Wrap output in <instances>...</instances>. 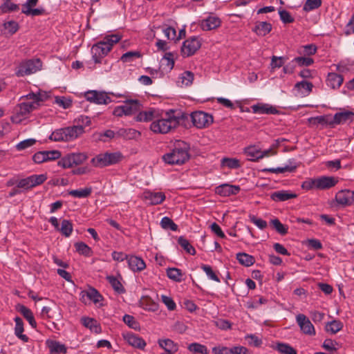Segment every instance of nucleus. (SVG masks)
I'll list each match as a JSON object with an SVG mask.
<instances>
[{
    "instance_id": "obj_20",
    "label": "nucleus",
    "mask_w": 354,
    "mask_h": 354,
    "mask_svg": "<svg viewBox=\"0 0 354 354\" xmlns=\"http://www.w3.org/2000/svg\"><path fill=\"white\" fill-rule=\"evenodd\" d=\"M67 141H72L84 133L82 125H74L64 128Z\"/></svg>"
},
{
    "instance_id": "obj_3",
    "label": "nucleus",
    "mask_w": 354,
    "mask_h": 354,
    "mask_svg": "<svg viewBox=\"0 0 354 354\" xmlns=\"http://www.w3.org/2000/svg\"><path fill=\"white\" fill-rule=\"evenodd\" d=\"M121 39V36L117 34L107 35L102 40L93 44L91 48L92 58L95 64L102 62L103 57L111 50L113 45Z\"/></svg>"
},
{
    "instance_id": "obj_5",
    "label": "nucleus",
    "mask_w": 354,
    "mask_h": 354,
    "mask_svg": "<svg viewBox=\"0 0 354 354\" xmlns=\"http://www.w3.org/2000/svg\"><path fill=\"white\" fill-rule=\"evenodd\" d=\"M122 155L120 152L100 153L93 158L91 163L97 167H104L115 165L121 161Z\"/></svg>"
},
{
    "instance_id": "obj_41",
    "label": "nucleus",
    "mask_w": 354,
    "mask_h": 354,
    "mask_svg": "<svg viewBox=\"0 0 354 354\" xmlns=\"http://www.w3.org/2000/svg\"><path fill=\"white\" fill-rule=\"evenodd\" d=\"M73 229V223L68 220L64 219L62 221L61 227H59L57 230L59 231L62 235L68 237L71 234Z\"/></svg>"
},
{
    "instance_id": "obj_13",
    "label": "nucleus",
    "mask_w": 354,
    "mask_h": 354,
    "mask_svg": "<svg viewBox=\"0 0 354 354\" xmlns=\"http://www.w3.org/2000/svg\"><path fill=\"white\" fill-rule=\"evenodd\" d=\"M123 337L129 345L134 348L143 350L146 346V342L142 337L133 333H124Z\"/></svg>"
},
{
    "instance_id": "obj_18",
    "label": "nucleus",
    "mask_w": 354,
    "mask_h": 354,
    "mask_svg": "<svg viewBox=\"0 0 354 354\" xmlns=\"http://www.w3.org/2000/svg\"><path fill=\"white\" fill-rule=\"evenodd\" d=\"M221 25V20L215 16H209L201 21V28L203 30H211Z\"/></svg>"
},
{
    "instance_id": "obj_43",
    "label": "nucleus",
    "mask_w": 354,
    "mask_h": 354,
    "mask_svg": "<svg viewBox=\"0 0 354 354\" xmlns=\"http://www.w3.org/2000/svg\"><path fill=\"white\" fill-rule=\"evenodd\" d=\"M178 243L189 254H196L195 248L189 243L187 239L183 236H180L178 239Z\"/></svg>"
},
{
    "instance_id": "obj_52",
    "label": "nucleus",
    "mask_w": 354,
    "mask_h": 354,
    "mask_svg": "<svg viewBox=\"0 0 354 354\" xmlns=\"http://www.w3.org/2000/svg\"><path fill=\"white\" fill-rule=\"evenodd\" d=\"M122 319L123 322L131 328L134 330H138L140 328V324L133 316L130 315H124Z\"/></svg>"
},
{
    "instance_id": "obj_47",
    "label": "nucleus",
    "mask_w": 354,
    "mask_h": 354,
    "mask_svg": "<svg viewBox=\"0 0 354 354\" xmlns=\"http://www.w3.org/2000/svg\"><path fill=\"white\" fill-rule=\"evenodd\" d=\"M276 348L281 354H297V351L288 344L278 343Z\"/></svg>"
},
{
    "instance_id": "obj_58",
    "label": "nucleus",
    "mask_w": 354,
    "mask_h": 354,
    "mask_svg": "<svg viewBox=\"0 0 354 354\" xmlns=\"http://www.w3.org/2000/svg\"><path fill=\"white\" fill-rule=\"evenodd\" d=\"M36 142V140L34 138L26 139L18 143L16 146V148L18 151H22L28 147H30L35 145Z\"/></svg>"
},
{
    "instance_id": "obj_35",
    "label": "nucleus",
    "mask_w": 354,
    "mask_h": 354,
    "mask_svg": "<svg viewBox=\"0 0 354 354\" xmlns=\"http://www.w3.org/2000/svg\"><path fill=\"white\" fill-rule=\"evenodd\" d=\"M158 344L162 349L169 353H174L178 351V345L169 339H160Z\"/></svg>"
},
{
    "instance_id": "obj_25",
    "label": "nucleus",
    "mask_w": 354,
    "mask_h": 354,
    "mask_svg": "<svg viewBox=\"0 0 354 354\" xmlns=\"http://www.w3.org/2000/svg\"><path fill=\"white\" fill-rule=\"evenodd\" d=\"M290 165H287L284 167H280L277 168H265L262 169V172H270V173H275V174H279V173H284L286 171L288 172H293L295 171L297 168V165L294 163L292 164L291 160H289Z\"/></svg>"
},
{
    "instance_id": "obj_57",
    "label": "nucleus",
    "mask_w": 354,
    "mask_h": 354,
    "mask_svg": "<svg viewBox=\"0 0 354 354\" xmlns=\"http://www.w3.org/2000/svg\"><path fill=\"white\" fill-rule=\"evenodd\" d=\"M245 153L247 156H250L254 159H260L263 158V155H259L260 150L257 149L254 147L250 146L245 149Z\"/></svg>"
},
{
    "instance_id": "obj_50",
    "label": "nucleus",
    "mask_w": 354,
    "mask_h": 354,
    "mask_svg": "<svg viewBox=\"0 0 354 354\" xmlns=\"http://www.w3.org/2000/svg\"><path fill=\"white\" fill-rule=\"evenodd\" d=\"M141 56L139 51H128L122 55L120 60L123 62H131L134 59L140 58Z\"/></svg>"
},
{
    "instance_id": "obj_17",
    "label": "nucleus",
    "mask_w": 354,
    "mask_h": 354,
    "mask_svg": "<svg viewBox=\"0 0 354 354\" xmlns=\"http://www.w3.org/2000/svg\"><path fill=\"white\" fill-rule=\"evenodd\" d=\"M338 183V180L333 176H323L317 178V189H328L334 187Z\"/></svg>"
},
{
    "instance_id": "obj_36",
    "label": "nucleus",
    "mask_w": 354,
    "mask_h": 354,
    "mask_svg": "<svg viewBox=\"0 0 354 354\" xmlns=\"http://www.w3.org/2000/svg\"><path fill=\"white\" fill-rule=\"evenodd\" d=\"M353 115L354 113L351 111L339 112L335 114L333 122L337 124L344 123L348 120H351Z\"/></svg>"
},
{
    "instance_id": "obj_45",
    "label": "nucleus",
    "mask_w": 354,
    "mask_h": 354,
    "mask_svg": "<svg viewBox=\"0 0 354 354\" xmlns=\"http://www.w3.org/2000/svg\"><path fill=\"white\" fill-rule=\"evenodd\" d=\"M160 225L164 230H171L172 231H177L178 229V225L167 216H165L161 219Z\"/></svg>"
},
{
    "instance_id": "obj_27",
    "label": "nucleus",
    "mask_w": 354,
    "mask_h": 354,
    "mask_svg": "<svg viewBox=\"0 0 354 354\" xmlns=\"http://www.w3.org/2000/svg\"><path fill=\"white\" fill-rule=\"evenodd\" d=\"M272 30V25L266 21L258 22L253 28V31L259 36H265Z\"/></svg>"
},
{
    "instance_id": "obj_10",
    "label": "nucleus",
    "mask_w": 354,
    "mask_h": 354,
    "mask_svg": "<svg viewBox=\"0 0 354 354\" xmlns=\"http://www.w3.org/2000/svg\"><path fill=\"white\" fill-rule=\"evenodd\" d=\"M199 48V40L196 37H192L183 42L181 48V52L184 56H191L194 55Z\"/></svg>"
},
{
    "instance_id": "obj_40",
    "label": "nucleus",
    "mask_w": 354,
    "mask_h": 354,
    "mask_svg": "<svg viewBox=\"0 0 354 354\" xmlns=\"http://www.w3.org/2000/svg\"><path fill=\"white\" fill-rule=\"evenodd\" d=\"M92 192L91 187H86L82 189H73L68 192V194L78 198H87Z\"/></svg>"
},
{
    "instance_id": "obj_55",
    "label": "nucleus",
    "mask_w": 354,
    "mask_h": 354,
    "mask_svg": "<svg viewBox=\"0 0 354 354\" xmlns=\"http://www.w3.org/2000/svg\"><path fill=\"white\" fill-rule=\"evenodd\" d=\"M338 345V343L336 341L332 340L331 339H326L324 340L322 347L333 353L337 350L336 346Z\"/></svg>"
},
{
    "instance_id": "obj_51",
    "label": "nucleus",
    "mask_w": 354,
    "mask_h": 354,
    "mask_svg": "<svg viewBox=\"0 0 354 354\" xmlns=\"http://www.w3.org/2000/svg\"><path fill=\"white\" fill-rule=\"evenodd\" d=\"M201 268L203 269V270L205 272L208 279L216 282L221 281L220 279L210 266L203 264L201 265Z\"/></svg>"
},
{
    "instance_id": "obj_19",
    "label": "nucleus",
    "mask_w": 354,
    "mask_h": 354,
    "mask_svg": "<svg viewBox=\"0 0 354 354\" xmlns=\"http://www.w3.org/2000/svg\"><path fill=\"white\" fill-rule=\"evenodd\" d=\"M121 106L124 108V115H131L140 110L141 104L138 100H127Z\"/></svg>"
},
{
    "instance_id": "obj_37",
    "label": "nucleus",
    "mask_w": 354,
    "mask_h": 354,
    "mask_svg": "<svg viewBox=\"0 0 354 354\" xmlns=\"http://www.w3.org/2000/svg\"><path fill=\"white\" fill-rule=\"evenodd\" d=\"M12 0H3V3L0 6V12L3 14L9 13L19 10V6L14 3Z\"/></svg>"
},
{
    "instance_id": "obj_4",
    "label": "nucleus",
    "mask_w": 354,
    "mask_h": 354,
    "mask_svg": "<svg viewBox=\"0 0 354 354\" xmlns=\"http://www.w3.org/2000/svg\"><path fill=\"white\" fill-rule=\"evenodd\" d=\"M189 158L185 143L177 141L174 147L162 156L163 161L168 165H183Z\"/></svg>"
},
{
    "instance_id": "obj_21",
    "label": "nucleus",
    "mask_w": 354,
    "mask_h": 354,
    "mask_svg": "<svg viewBox=\"0 0 354 354\" xmlns=\"http://www.w3.org/2000/svg\"><path fill=\"white\" fill-rule=\"evenodd\" d=\"M297 197L296 194L287 190H280L271 194L270 198L274 201H286Z\"/></svg>"
},
{
    "instance_id": "obj_23",
    "label": "nucleus",
    "mask_w": 354,
    "mask_h": 354,
    "mask_svg": "<svg viewBox=\"0 0 354 354\" xmlns=\"http://www.w3.org/2000/svg\"><path fill=\"white\" fill-rule=\"evenodd\" d=\"M15 335L22 340L24 342H28L29 340V338L27 335H24L23 332L24 330V322L21 317H16L15 318Z\"/></svg>"
},
{
    "instance_id": "obj_34",
    "label": "nucleus",
    "mask_w": 354,
    "mask_h": 354,
    "mask_svg": "<svg viewBox=\"0 0 354 354\" xmlns=\"http://www.w3.org/2000/svg\"><path fill=\"white\" fill-rule=\"evenodd\" d=\"M83 297H86L95 304L100 302L102 299L101 294L94 288L89 287L88 290L82 292Z\"/></svg>"
},
{
    "instance_id": "obj_61",
    "label": "nucleus",
    "mask_w": 354,
    "mask_h": 354,
    "mask_svg": "<svg viewBox=\"0 0 354 354\" xmlns=\"http://www.w3.org/2000/svg\"><path fill=\"white\" fill-rule=\"evenodd\" d=\"M292 62H296L300 66H308L314 63L312 58L305 57H297L292 60Z\"/></svg>"
},
{
    "instance_id": "obj_48",
    "label": "nucleus",
    "mask_w": 354,
    "mask_h": 354,
    "mask_svg": "<svg viewBox=\"0 0 354 354\" xmlns=\"http://www.w3.org/2000/svg\"><path fill=\"white\" fill-rule=\"evenodd\" d=\"M201 128H207L209 127L214 122L212 115L201 111Z\"/></svg>"
},
{
    "instance_id": "obj_39",
    "label": "nucleus",
    "mask_w": 354,
    "mask_h": 354,
    "mask_svg": "<svg viewBox=\"0 0 354 354\" xmlns=\"http://www.w3.org/2000/svg\"><path fill=\"white\" fill-rule=\"evenodd\" d=\"M343 328V324L339 320H333L329 322L326 325V330L327 332H330L332 334H335L339 330H341Z\"/></svg>"
},
{
    "instance_id": "obj_64",
    "label": "nucleus",
    "mask_w": 354,
    "mask_h": 354,
    "mask_svg": "<svg viewBox=\"0 0 354 354\" xmlns=\"http://www.w3.org/2000/svg\"><path fill=\"white\" fill-rule=\"evenodd\" d=\"M280 19L284 24H290L294 21V18L290 15V12L286 10H279Z\"/></svg>"
},
{
    "instance_id": "obj_54",
    "label": "nucleus",
    "mask_w": 354,
    "mask_h": 354,
    "mask_svg": "<svg viewBox=\"0 0 354 354\" xmlns=\"http://www.w3.org/2000/svg\"><path fill=\"white\" fill-rule=\"evenodd\" d=\"M322 5V0H307L304 6V10L306 12L319 8Z\"/></svg>"
},
{
    "instance_id": "obj_30",
    "label": "nucleus",
    "mask_w": 354,
    "mask_h": 354,
    "mask_svg": "<svg viewBox=\"0 0 354 354\" xmlns=\"http://www.w3.org/2000/svg\"><path fill=\"white\" fill-rule=\"evenodd\" d=\"M48 348L50 349V354H65L67 351V348L64 344H61L57 341H48L47 342Z\"/></svg>"
},
{
    "instance_id": "obj_26",
    "label": "nucleus",
    "mask_w": 354,
    "mask_h": 354,
    "mask_svg": "<svg viewBox=\"0 0 354 354\" xmlns=\"http://www.w3.org/2000/svg\"><path fill=\"white\" fill-rule=\"evenodd\" d=\"M344 81L342 75L335 73H330L328 75L327 84L332 88H339Z\"/></svg>"
},
{
    "instance_id": "obj_24",
    "label": "nucleus",
    "mask_w": 354,
    "mask_h": 354,
    "mask_svg": "<svg viewBox=\"0 0 354 354\" xmlns=\"http://www.w3.org/2000/svg\"><path fill=\"white\" fill-rule=\"evenodd\" d=\"M140 135V133L134 129L121 128L116 132V136L126 140L135 139Z\"/></svg>"
},
{
    "instance_id": "obj_46",
    "label": "nucleus",
    "mask_w": 354,
    "mask_h": 354,
    "mask_svg": "<svg viewBox=\"0 0 354 354\" xmlns=\"http://www.w3.org/2000/svg\"><path fill=\"white\" fill-rule=\"evenodd\" d=\"M273 228L281 235H286L288 233V227L282 224L278 218H274L270 221Z\"/></svg>"
},
{
    "instance_id": "obj_31",
    "label": "nucleus",
    "mask_w": 354,
    "mask_h": 354,
    "mask_svg": "<svg viewBox=\"0 0 354 354\" xmlns=\"http://www.w3.org/2000/svg\"><path fill=\"white\" fill-rule=\"evenodd\" d=\"M81 322L85 327L90 328L96 333L101 332V327L100 324L93 318L83 317L81 319Z\"/></svg>"
},
{
    "instance_id": "obj_53",
    "label": "nucleus",
    "mask_w": 354,
    "mask_h": 354,
    "mask_svg": "<svg viewBox=\"0 0 354 354\" xmlns=\"http://www.w3.org/2000/svg\"><path fill=\"white\" fill-rule=\"evenodd\" d=\"M21 12L26 16H31V17H36V16H40L45 14V9L43 8H27L26 10H21Z\"/></svg>"
},
{
    "instance_id": "obj_9",
    "label": "nucleus",
    "mask_w": 354,
    "mask_h": 354,
    "mask_svg": "<svg viewBox=\"0 0 354 354\" xmlns=\"http://www.w3.org/2000/svg\"><path fill=\"white\" fill-rule=\"evenodd\" d=\"M297 322L301 330L309 335H315V330L310 319L304 314H299L296 317Z\"/></svg>"
},
{
    "instance_id": "obj_11",
    "label": "nucleus",
    "mask_w": 354,
    "mask_h": 354,
    "mask_svg": "<svg viewBox=\"0 0 354 354\" xmlns=\"http://www.w3.org/2000/svg\"><path fill=\"white\" fill-rule=\"evenodd\" d=\"M241 190L239 185H233L227 183L220 185L215 188V193L221 196H230L236 195Z\"/></svg>"
},
{
    "instance_id": "obj_38",
    "label": "nucleus",
    "mask_w": 354,
    "mask_h": 354,
    "mask_svg": "<svg viewBox=\"0 0 354 354\" xmlns=\"http://www.w3.org/2000/svg\"><path fill=\"white\" fill-rule=\"evenodd\" d=\"M31 188H34L38 185L43 184L48 178L46 174H33L28 176Z\"/></svg>"
},
{
    "instance_id": "obj_44",
    "label": "nucleus",
    "mask_w": 354,
    "mask_h": 354,
    "mask_svg": "<svg viewBox=\"0 0 354 354\" xmlns=\"http://www.w3.org/2000/svg\"><path fill=\"white\" fill-rule=\"evenodd\" d=\"M167 275L175 281H180L182 280L183 273L181 270L176 268H169L167 270Z\"/></svg>"
},
{
    "instance_id": "obj_8",
    "label": "nucleus",
    "mask_w": 354,
    "mask_h": 354,
    "mask_svg": "<svg viewBox=\"0 0 354 354\" xmlns=\"http://www.w3.org/2000/svg\"><path fill=\"white\" fill-rule=\"evenodd\" d=\"M86 99L97 104H108L111 102V98L104 92L88 91L85 93Z\"/></svg>"
},
{
    "instance_id": "obj_14",
    "label": "nucleus",
    "mask_w": 354,
    "mask_h": 354,
    "mask_svg": "<svg viewBox=\"0 0 354 354\" xmlns=\"http://www.w3.org/2000/svg\"><path fill=\"white\" fill-rule=\"evenodd\" d=\"M160 111L158 109L150 108L147 111H140L136 117V120L138 122H149L156 120L160 117Z\"/></svg>"
},
{
    "instance_id": "obj_32",
    "label": "nucleus",
    "mask_w": 354,
    "mask_h": 354,
    "mask_svg": "<svg viewBox=\"0 0 354 354\" xmlns=\"http://www.w3.org/2000/svg\"><path fill=\"white\" fill-rule=\"evenodd\" d=\"M236 259L239 263L246 267L252 266L255 262V259L253 256L245 252L238 253L236 254Z\"/></svg>"
},
{
    "instance_id": "obj_59",
    "label": "nucleus",
    "mask_w": 354,
    "mask_h": 354,
    "mask_svg": "<svg viewBox=\"0 0 354 354\" xmlns=\"http://www.w3.org/2000/svg\"><path fill=\"white\" fill-rule=\"evenodd\" d=\"M3 27L10 35L15 34L19 30V24L15 21H9L3 24Z\"/></svg>"
},
{
    "instance_id": "obj_12",
    "label": "nucleus",
    "mask_w": 354,
    "mask_h": 354,
    "mask_svg": "<svg viewBox=\"0 0 354 354\" xmlns=\"http://www.w3.org/2000/svg\"><path fill=\"white\" fill-rule=\"evenodd\" d=\"M335 201L338 204L349 206L354 204V191L344 189L338 192L335 196Z\"/></svg>"
},
{
    "instance_id": "obj_60",
    "label": "nucleus",
    "mask_w": 354,
    "mask_h": 354,
    "mask_svg": "<svg viewBox=\"0 0 354 354\" xmlns=\"http://www.w3.org/2000/svg\"><path fill=\"white\" fill-rule=\"evenodd\" d=\"M313 85L311 82H306V81H301L299 82H297L295 84V88L298 90L304 89L305 90V93L308 94L311 92L313 89Z\"/></svg>"
},
{
    "instance_id": "obj_7",
    "label": "nucleus",
    "mask_w": 354,
    "mask_h": 354,
    "mask_svg": "<svg viewBox=\"0 0 354 354\" xmlns=\"http://www.w3.org/2000/svg\"><path fill=\"white\" fill-rule=\"evenodd\" d=\"M42 62L40 59H28L22 62L16 72L18 77H23L35 73L41 70Z\"/></svg>"
},
{
    "instance_id": "obj_33",
    "label": "nucleus",
    "mask_w": 354,
    "mask_h": 354,
    "mask_svg": "<svg viewBox=\"0 0 354 354\" xmlns=\"http://www.w3.org/2000/svg\"><path fill=\"white\" fill-rule=\"evenodd\" d=\"M106 279L109 281V283L111 284L113 289L118 294H123L126 292L125 288H124L123 285L120 282V280H118L114 276H107Z\"/></svg>"
},
{
    "instance_id": "obj_15",
    "label": "nucleus",
    "mask_w": 354,
    "mask_h": 354,
    "mask_svg": "<svg viewBox=\"0 0 354 354\" xmlns=\"http://www.w3.org/2000/svg\"><path fill=\"white\" fill-rule=\"evenodd\" d=\"M252 112L257 114H279V111L275 106L268 104L258 103L251 106Z\"/></svg>"
},
{
    "instance_id": "obj_49",
    "label": "nucleus",
    "mask_w": 354,
    "mask_h": 354,
    "mask_svg": "<svg viewBox=\"0 0 354 354\" xmlns=\"http://www.w3.org/2000/svg\"><path fill=\"white\" fill-rule=\"evenodd\" d=\"M76 251L80 254L89 257L91 254V249L84 242H77L75 243Z\"/></svg>"
},
{
    "instance_id": "obj_2",
    "label": "nucleus",
    "mask_w": 354,
    "mask_h": 354,
    "mask_svg": "<svg viewBox=\"0 0 354 354\" xmlns=\"http://www.w3.org/2000/svg\"><path fill=\"white\" fill-rule=\"evenodd\" d=\"M21 99H24L26 101L19 104L15 108L16 115L12 117V120L15 122L21 120V119L17 120L18 116L26 117L30 113L37 109L41 103L44 101V95L40 93H35L32 92L22 96Z\"/></svg>"
},
{
    "instance_id": "obj_6",
    "label": "nucleus",
    "mask_w": 354,
    "mask_h": 354,
    "mask_svg": "<svg viewBox=\"0 0 354 354\" xmlns=\"http://www.w3.org/2000/svg\"><path fill=\"white\" fill-rule=\"evenodd\" d=\"M87 158V155L84 153H71L59 160L57 165L64 169L71 168L82 164Z\"/></svg>"
},
{
    "instance_id": "obj_62",
    "label": "nucleus",
    "mask_w": 354,
    "mask_h": 354,
    "mask_svg": "<svg viewBox=\"0 0 354 354\" xmlns=\"http://www.w3.org/2000/svg\"><path fill=\"white\" fill-rule=\"evenodd\" d=\"M55 102L64 109H68L72 106V100L65 97H56Z\"/></svg>"
},
{
    "instance_id": "obj_29",
    "label": "nucleus",
    "mask_w": 354,
    "mask_h": 354,
    "mask_svg": "<svg viewBox=\"0 0 354 354\" xmlns=\"http://www.w3.org/2000/svg\"><path fill=\"white\" fill-rule=\"evenodd\" d=\"M145 198L150 201L151 205L161 204L165 199V195L162 192H147Z\"/></svg>"
},
{
    "instance_id": "obj_63",
    "label": "nucleus",
    "mask_w": 354,
    "mask_h": 354,
    "mask_svg": "<svg viewBox=\"0 0 354 354\" xmlns=\"http://www.w3.org/2000/svg\"><path fill=\"white\" fill-rule=\"evenodd\" d=\"M45 153L46 154V158L47 161H51L57 159L60 160L62 158V153L59 150L45 151Z\"/></svg>"
},
{
    "instance_id": "obj_1",
    "label": "nucleus",
    "mask_w": 354,
    "mask_h": 354,
    "mask_svg": "<svg viewBox=\"0 0 354 354\" xmlns=\"http://www.w3.org/2000/svg\"><path fill=\"white\" fill-rule=\"evenodd\" d=\"M183 118V113H178L176 115L174 110H169L165 113H160V117L151 124L150 129L156 133H167L177 127Z\"/></svg>"
},
{
    "instance_id": "obj_28",
    "label": "nucleus",
    "mask_w": 354,
    "mask_h": 354,
    "mask_svg": "<svg viewBox=\"0 0 354 354\" xmlns=\"http://www.w3.org/2000/svg\"><path fill=\"white\" fill-rule=\"evenodd\" d=\"M241 167L240 160L235 158L224 157L221 160V167L230 169H239Z\"/></svg>"
},
{
    "instance_id": "obj_16",
    "label": "nucleus",
    "mask_w": 354,
    "mask_h": 354,
    "mask_svg": "<svg viewBox=\"0 0 354 354\" xmlns=\"http://www.w3.org/2000/svg\"><path fill=\"white\" fill-rule=\"evenodd\" d=\"M129 268L133 272H141L146 268V264L144 260L134 255H129L127 259Z\"/></svg>"
},
{
    "instance_id": "obj_42",
    "label": "nucleus",
    "mask_w": 354,
    "mask_h": 354,
    "mask_svg": "<svg viewBox=\"0 0 354 354\" xmlns=\"http://www.w3.org/2000/svg\"><path fill=\"white\" fill-rule=\"evenodd\" d=\"M49 139L55 142H68L67 137L65 134L64 128L59 129L54 131L50 136H49Z\"/></svg>"
},
{
    "instance_id": "obj_56",
    "label": "nucleus",
    "mask_w": 354,
    "mask_h": 354,
    "mask_svg": "<svg viewBox=\"0 0 354 354\" xmlns=\"http://www.w3.org/2000/svg\"><path fill=\"white\" fill-rule=\"evenodd\" d=\"M182 85L189 86L194 80V74L190 71H185L180 77Z\"/></svg>"
},
{
    "instance_id": "obj_22",
    "label": "nucleus",
    "mask_w": 354,
    "mask_h": 354,
    "mask_svg": "<svg viewBox=\"0 0 354 354\" xmlns=\"http://www.w3.org/2000/svg\"><path fill=\"white\" fill-rule=\"evenodd\" d=\"M17 310L24 316V317L28 322L32 328H35L37 327V322L35 319L33 314L28 308L24 305L19 304L17 306Z\"/></svg>"
}]
</instances>
